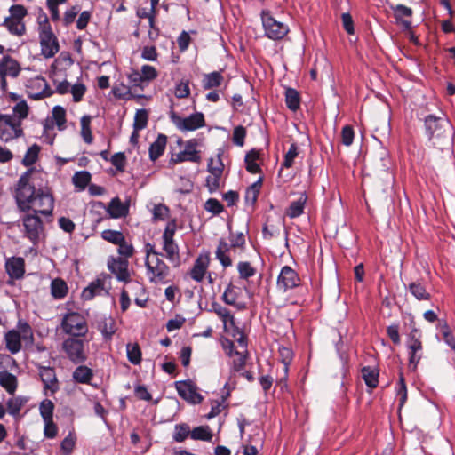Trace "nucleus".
Listing matches in <instances>:
<instances>
[{
  "mask_svg": "<svg viewBox=\"0 0 455 455\" xmlns=\"http://www.w3.org/2000/svg\"><path fill=\"white\" fill-rule=\"evenodd\" d=\"M362 378L368 387L375 388L379 383V371L376 368L365 366L362 369Z\"/></svg>",
  "mask_w": 455,
  "mask_h": 455,
  "instance_id": "obj_35",
  "label": "nucleus"
},
{
  "mask_svg": "<svg viewBox=\"0 0 455 455\" xmlns=\"http://www.w3.org/2000/svg\"><path fill=\"white\" fill-rule=\"evenodd\" d=\"M409 367L416 371L417 366L423 356V345L408 348Z\"/></svg>",
  "mask_w": 455,
  "mask_h": 455,
  "instance_id": "obj_44",
  "label": "nucleus"
},
{
  "mask_svg": "<svg viewBox=\"0 0 455 455\" xmlns=\"http://www.w3.org/2000/svg\"><path fill=\"white\" fill-rule=\"evenodd\" d=\"M68 285L60 278H55L51 283V293L54 299H61L68 293Z\"/></svg>",
  "mask_w": 455,
  "mask_h": 455,
  "instance_id": "obj_37",
  "label": "nucleus"
},
{
  "mask_svg": "<svg viewBox=\"0 0 455 455\" xmlns=\"http://www.w3.org/2000/svg\"><path fill=\"white\" fill-rule=\"evenodd\" d=\"M299 154L298 146L295 143H292L289 150L284 155L283 161L282 163V167L283 168H291L293 165L294 160Z\"/></svg>",
  "mask_w": 455,
  "mask_h": 455,
  "instance_id": "obj_55",
  "label": "nucleus"
},
{
  "mask_svg": "<svg viewBox=\"0 0 455 455\" xmlns=\"http://www.w3.org/2000/svg\"><path fill=\"white\" fill-rule=\"evenodd\" d=\"M22 233L34 245L37 244L45 236L44 225L36 214L28 212L21 218Z\"/></svg>",
  "mask_w": 455,
  "mask_h": 455,
  "instance_id": "obj_7",
  "label": "nucleus"
},
{
  "mask_svg": "<svg viewBox=\"0 0 455 455\" xmlns=\"http://www.w3.org/2000/svg\"><path fill=\"white\" fill-rule=\"evenodd\" d=\"M39 152L40 147L38 145L34 144L29 147L23 157L22 164L25 166H30L34 164L38 158Z\"/></svg>",
  "mask_w": 455,
  "mask_h": 455,
  "instance_id": "obj_51",
  "label": "nucleus"
},
{
  "mask_svg": "<svg viewBox=\"0 0 455 455\" xmlns=\"http://www.w3.org/2000/svg\"><path fill=\"white\" fill-rule=\"evenodd\" d=\"M166 143L167 137L164 134H159L149 147V158L152 161H156L164 154Z\"/></svg>",
  "mask_w": 455,
  "mask_h": 455,
  "instance_id": "obj_29",
  "label": "nucleus"
},
{
  "mask_svg": "<svg viewBox=\"0 0 455 455\" xmlns=\"http://www.w3.org/2000/svg\"><path fill=\"white\" fill-rule=\"evenodd\" d=\"M169 117L175 127L181 132H194L205 126V117L202 112H195L188 116H181L174 111L172 106Z\"/></svg>",
  "mask_w": 455,
  "mask_h": 455,
  "instance_id": "obj_6",
  "label": "nucleus"
},
{
  "mask_svg": "<svg viewBox=\"0 0 455 455\" xmlns=\"http://www.w3.org/2000/svg\"><path fill=\"white\" fill-rule=\"evenodd\" d=\"M391 9L394 12L396 24L401 26L403 30H410L411 28L412 9L403 4L391 5Z\"/></svg>",
  "mask_w": 455,
  "mask_h": 455,
  "instance_id": "obj_23",
  "label": "nucleus"
},
{
  "mask_svg": "<svg viewBox=\"0 0 455 455\" xmlns=\"http://www.w3.org/2000/svg\"><path fill=\"white\" fill-rule=\"evenodd\" d=\"M66 334L72 337H84L88 332V324L85 317L77 312L66 313L60 323Z\"/></svg>",
  "mask_w": 455,
  "mask_h": 455,
  "instance_id": "obj_8",
  "label": "nucleus"
},
{
  "mask_svg": "<svg viewBox=\"0 0 455 455\" xmlns=\"http://www.w3.org/2000/svg\"><path fill=\"white\" fill-rule=\"evenodd\" d=\"M69 92L72 94L73 100L79 102L86 92V87L83 83L77 82L70 87Z\"/></svg>",
  "mask_w": 455,
  "mask_h": 455,
  "instance_id": "obj_63",
  "label": "nucleus"
},
{
  "mask_svg": "<svg viewBox=\"0 0 455 455\" xmlns=\"http://www.w3.org/2000/svg\"><path fill=\"white\" fill-rule=\"evenodd\" d=\"M210 255L209 253H200L196 259L191 269L188 272L191 279L196 281V283H201L206 274L208 273V268L210 266Z\"/></svg>",
  "mask_w": 455,
  "mask_h": 455,
  "instance_id": "obj_19",
  "label": "nucleus"
},
{
  "mask_svg": "<svg viewBox=\"0 0 455 455\" xmlns=\"http://www.w3.org/2000/svg\"><path fill=\"white\" fill-rule=\"evenodd\" d=\"M307 200V196H306V194H301L297 200L292 201L291 203V204L286 210V215L291 219H294L300 216L304 212V208Z\"/></svg>",
  "mask_w": 455,
  "mask_h": 455,
  "instance_id": "obj_30",
  "label": "nucleus"
},
{
  "mask_svg": "<svg viewBox=\"0 0 455 455\" xmlns=\"http://www.w3.org/2000/svg\"><path fill=\"white\" fill-rule=\"evenodd\" d=\"M13 115L16 116L19 120H20V123L23 119H25L28 115V106L25 100H20L13 107Z\"/></svg>",
  "mask_w": 455,
  "mask_h": 455,
  "instance_id": "obj_60",
  "label": "nucleus"
},
{
  "mask_svg": "<svg viewBox=\"0 0 455 455\" xmlns=\"http://www.w3.org/2000/svg\"><path fill=\"white\" fill-rule=\"evenodd\" d=\"M41 54L46 58H52L60 50L57 37L52 30H44L39 33Z\"/></svg>",
  "mask_w": 455,
  "mask_h": 455,
  "instance_id": "obj_17",
  "label": "nucleus"
},
{
  "mask_svg": "<svg viewBox=\"0 0 455 455\" xmlns=\"http://www.w3.org/2000/svg\"><path fill=\"white\" fill-rule=\"evenodd\" d=\"M396 396L399 399V408L403 407L407 400V387L403 373L399 375L396 387Z\"/></svg>",
  "mask_w": 455,
  "mask_h": 455,
  "instance_id": "obj_53",
  "label": "nucleus"
},
{
  "mask_svg": "<svg viewBox=\"0 0 455 455\" xmlns=\"http://www.w3.org/2000/svg\"><path fill=\"white\" fill-rule=\"evenodd\" d=\"M37 174L27 172L20 176L14 196L16 204L20 212L50 217L54 209V198L47 187L36 188Z\"/></svg>",
  "mask_w": 455,
  "mask_h": 455,
  "instance_id": "obj_1",
  "label": "nucleus"
},
{
  "mask_svg": "<svg viewBox=\"0 0 455 455\" xmlns=\"http://www.w3.org/2000/svg\"><path fill=\"white\" fill-rule=\"evenodd\" d=\"M73 64L71 55L68 52H62L54 60L50 68L51 76H59L60 73L69 68Z\"/></svg>",
  "mask_w": 455,
  "mask_h": 455,
  "instance_id": "obj_26",
  "label": "nucleus"
},
{
  "mask_svg": "<svg viewBox=\"0 0 455 455\" xmlns=\"http://www.w3.org/2000/svg\"><path fill=\"white\" fill-rule=\"evenodd\" d=\"M174 385L178 395L188 403L192 404L202 403L203 396L198 393L197 387L190 379L176 381Z\"/></svg>",
  "mask_w": 455,
  "mask_h": 455,
  "instance_id": "obj_15",
  "label": "nucleus"
},
{
  "mask_svg": "<svg viewBox=\"0 0 455 455\" xmlns=\"http://www.w3.org/2000/svg\"><path fill=\"white\" fill-rule=\"evenodd\" d=\"M198 141L191 139L186 141L183 150L171 157L170 163L179 164L182 162L199 163L201 160L200 152L196 150Z\"/></svg>",
  "mask_w": 455,
  "mask_h": 455,
  "instance_id": "obj_13",
  "label": "nucleus"
},
{
  "mask_svg": "<svg viewBox=\"0 0 455 455\" xmlns=\"http://www.w3.org/2000/svg\"><path fill=\"white\" fill-rule=\"evenodd\" d=\"M224 77L220 71H213L209 74H205L202 80L203 88L210 90L217 88L221 85Z\"/></svg>",
  "mask_w": 455,
  "mask_h": 455,
  "instance_id": "obj_32",
  "label": "nucleus"
},
{
  "mask_svg": "<svg viewBox=\"0 0 455 455\" xmlns=\"http://www.w3.org/2000/svg\"><path fill=\"white\" fill-rule=\"evenodd\" d=\"M108 268L119 282L129 283L132 281L129 262L126 259L109 257Z\"/></svg>",
  "mask_w": 455,
  "mask_h": 455,
  "instance_id": "obj_16",
  "label": "nucleus"
},
{
  "mask_svg": "<svg viewBox=\"0 0 455 455\" xmlns=\"http://www.w3.org/2000/svg\"><path fill=\"white\" fill-rule=\"evenodd\" d=\"M228 242L233 246V251L240 250L243 251L246 245L245 235L243 232H232L230 231Z\"/></svg>",
  "mask_w": 455,
  "mask_h": 455,
  "instance_id": "obj_43",
  "label": "nucleus"
},
{
  "mask_svg": "<svg viewBox=\"0 0 455 455\" xmlns=\"http://www.w3.org/2000/svg\"><path fill=\"white\" fill-rule=\"evenodd\" d=\"M140 74L144 83L146 84H148L150 81H153L158 76L157 70L150 65H143L141 67Z\"/></svg>",
  "mask_w": 455,
  "mask_h": 455,
  "instance_id": "obj_62",
  "label": "nucleus"
},
{
  "mask_svg": "<svg viewBox=\"0 0 455 455\" xmlns=\"http://www.w3.org/2000/svg\"><path fill=\"white\" fill-rule=\"evenodd\" d=\"M204 209L205 211L217 215L223 212L224 207L219 200L215 198H209L204 204Z\"/></svg>",
  "mask_w": 455,
  "mask_h": 455,
  "instance_id": "obj_64",
  "label": "nucleus"
},
{
  "mask_svg": "<svg viewBox=\"0 0 455 455\" xmlns=\"http://www.w3.org/2000/svg\"><path fill=\"white\" fill-rule=\"evenodd\" d=\"M54 404L51 400H43L39 406L40 414L44 420L52 419Z\"/></svg>",
  "mask_w": 455,
  "mask_h": 455,
  "instance_id": "obj_57",
  "label": "nucleus"
},
{
  "mask_svg": "<svg viewBox=\"0 0 455 455\" xmlns=\"http://www.w3.org/2000/svg\"><path fill=\"white\" fill-rule=\"evenodd\" d=\"M148 115L146 109L137 110L134 116L133 127L135 131L144 129L148 124Z\"/></svg>",
  "mask_w": 455,
  "mask_h": 455,
  "instance_id": "obj_56",
  "label": "nucleus"
},
{
  "mask_svg": "<svg viewBox=\"0 0 455 455\" xmlns=\"http://www.w3.org/2000/svg\"><path fill=\"white\" fill-rule=\"evenodd\" d=\"M62 349L67 357L74 363H84L87 359L84 341L80 337H68L62 343Z\"/></svg>",
  "mask_w": 455,
  "mask_h": 455,
  "instance_id": "obj_11",
  "label": "nucleus"
},
{
  "mask_svg": "<svg viewBox=\"0 0 455 455\" xmlns=\"http://www.w3.org/2000/svg\"><path fill=\"white\" fill-rule=\"evenodd\" d=\"M285 102L289 109L296 111L300 106V97L297 90L293 88H286Z\"/></svg>",
  "mask_w": 455,
  "mask_h": 455,
  "instance_id": "obj_40",
  "label": "nucleus"
},
{
  "mask_svg": "<svg viewBox=\"0 0 455 455\" xmlns=\"http://www.w3.org/2000/svg\"><path fill=\"white\" fill-rule=\"evenodd\" d=\"M300 278L297 272L289 266L282 267L280 274L277 277V287L283 291L289 289H293L299 286Z\"/></svg>",
  "mask_w": 455,
  "mask_h": 455,
  "instance_id": "obj_18",
  "label": "nucleus"
},
{
  "mask_svg": "<svg viewBox=\"0 0 455 455\" xmlns=\"http://www.w3.org/2000/svg\"><path fill=\"white\" fill-rule=\"evenodd\" d=\"M91 120L92 117L89 115L82 116L80 120L81 124V136L84 141L87 144H91L93 140V136L91 130Z\"/></svg>",
  "mask_w": 455,
  "mask_h": 455,
  "instance_id": "obj_42",
  "label": "nucleus"
},
{
  "mask_svg": "<svg viewBox=\"0 0 455 455\" xmlns=\"http://www.w3.org/2000/svg\"><path fill=\"white\" fill-rule=\"evenodd\" d=\"M20 72L19 62L9 55L0 60V76L17 77Z\"/></svg>",
  "mask_w": 455,
  "mask_h": 455,
  "instance_id": "obj_25",
  "label": "nucleus"
},
{
  "mask_svg": "<svg viewBox=\"0 0 455 455\" xmlns=\"http://www.w3.org/2000/svg\"><path fill=\"white\" fill-rule=\"evenodd\" d=\"M39 375L44 383L45 395H52L59 390V383L55 370L52 367H39Z\"/></svg>",
  "mask_w": 455,
  "mask_h": 455,
  "instance_id": "obj_21",
  "label": "nucleus"
},
{
  "mask_svg": "<svg viewBox=\"0 0 455 455\" xmlns=\"http://www.w3.org/2000/svg\"><path fill=\"white\" fill-rule=\"evenodd\" d=\"M2 25L6 28L7 31L17 37L23 36L26 32V24L24 20H15L12 17L4 18Z\"/></svg>",
  "mask_w": 455,
  "mask_h": 455,
  "instance_id": "obj_27",
  "label": "nucleus"
},
{
  "mask_svg": "<svg viewBox=\"0 0 455 455\" xmlns=\"http://www.w3.org/2000/svg\"><path fill=\"white\" fill-rule=\"evenodd\" d=\"M425 127L433 147L444 150L452 144L453 127L446 117L428 115L425 118Z\"/></svg>",
  "mask_w": 455,
  "mask_h": 455,
  "instance_id": "obj_2",
  "label": "nucleus"
},
{
  "mask_svg": "<svg viewBox=\"0 0 455 455\" xmlns=\"http://www.w3.org/2000/svg\"><path fill=\"white\" fill-rule=\"evenodd\" d=\"M231 251H233V246L229 242H227L223 238L219 240V243L215 251V256L224 268L233 265V261L229 256V252Z\"/></svg>",
  "mask_w": 455,
  "mask_h": 455,
  "instance_id": "obj_24",
  "label": "nucleus"
},
{
  "mask_svg": "<svg viewBox=\"0 0 455 455\" xmlns=\"http://www.w3.org/2000/svg\"><path fill=\"white\" fill-rule=\"evenodd\" d=\"M176 230V220H172L166 224L162 235V245L163 251L165 253V258L169 260V262L173 264L174 267H178L180 264V248L177 243L174 241Z\"/></svg>",
  "mask_w": 455,
  "mask_h": 455,
  "instance_id": "obj_5",
  "label": "nucleus"
},
{
  "mask_svg": "<svg viewBox=\"0 0 455 455\" xmlns=\"http://www.w3.org/2000/svg\"><path fill=\"white\" fill-rule=\"evenodd\" d=\"M191 430L187 424H178L175 426L173 439L176 442H183L188 435H190Z\"/></svg>",
  "mask_w": 455,
  "mask_h": 455,
  "instance_id": "obj_58",
  "label": "nucleus"
},
{
  "mask_svg": "<svg viewBox=\"0 0 455 455\" xmlns=\"http://www.w3.org/2000/svg\"><path fill=\"white\" fill-rule=\"evenodd\" d=\"M237 271L239 274V278L243 280H248L249 278L254 276L257 273V270L248 261H240L237 264Z\"/></svg>",
  "mask_w": 455,
  "mask_h": 455,
  "instance_id": "obj_46",
  "label": "nucleus"
},
{
  "mask_svg": "<svg viewBox=\"0 0 455 455\" xmlns=\"http://www.w3.org/2000/svg\"><path fill=\"white\" fill-rule=\"evenodd\" d=\"M212 307V311L214 312L222 320L224 324H227L228 321H233L234 317L228 308L218 303H213Z\"/></svg>",
  "mask_w": 455,
  "mask_h": 455,
  "instance_id": "obj_54",
  "label": "nucleus"
},
{
  "mask_svg": "<svg viewBox=\"0 0 455 455\" xmlns=\"http://www.w3.org/2000/svg\"><path fill=\"white\" fill-rule=\"evenodd\" d=\"M259 153L255 149H251L245 156L246 170L251 173H258L260 171V167L257 163Z\"/></svg>",
  "mask_w": 455,
  "mask_h": 455,
  "instance_id": "obj_41",
  "label": "nucleus"
},
{
  "mask_svg": "<svg viewBox=\"0 0 455 455\" xmlns=\"http://www.w3.org/2000/svg\"><path fill=\"white\" fill-rule=\"evenodd\" d=\"M92 378V370L84 365L78 366L73 371V379L77 383L89 384Z\"/></svg>",
  "mask_w": 455,
  "mask_h": 455,
  "instance_id": "obj_36",
  "label": "nucleus"
},
{
  "mask_svg": "<svg viewBox=\"0 0 455 455\" xmlns=\"http://www.w3.org/2000/svg\"><path fill=\"white\" fill-rule=\"evenodd\" d=\"M162 254L156 251L151 243L146 245L145 266L147 275L151 283H166L170 275V268L160 258Z\"/></svg>",
  "mask_w": 455,
  "mask_h": 455,
  "instance_id": "obj_3",
  "label": "nucleus"
},
{
  "mask_svg": "<svg viewBox=\"0 0 455 455\" xmlns=\"http://www.w3.org/2000/svg\"><path fill=\"white\" fill-rule=\"evenodd\" d=\"M126 354L129 362L134 365H139L141 362V351L137 343H128L126 345Z\"/></svg>",
  "mask_w": 455,
  "mask_h": 455,
  "instance_id": "obj_45",
  "label": "nucleus"
},
{
  "mask_svg": "<svg viewBox=\"0 0 455 455\" xmlns=\"http://www.w3.org/2000/svg\"><path fill=\"white\" fill-rule=\"evenodd\" d=\"M407 289L410 293L419 301L429 300L431 298V295L427 291L425 285L419 281L411 282L409 283Z\"/></svg>",
  "mask_w": 455,
  "mask_h": 455,
  "instance_id": "obj_31",
  "label": "nucleus"
},
{
  "mask_svg": "<svg viewBox=\"0 0 455 455\" xmlns=\"http://www.w3.org/2000/svg\"><path fill=\"white\" fill-rule=\"evenodd\" d=\"M243 291L242 288L230 283L222 294V300L238 310H244L246 303L240 300Z\"/></svg>",
  "mask_w": 455,
  "mask_h": 455,
  "instance_id": "obj_22",
  "label": "nucleus"
},
{
  "mask_svg": "<svg viewBox=\"0 0 455 455\" xmlns=\"http://www.w3.org/2000/svg\"><path fill=\"white\" fill-rule=\"evenodd\" d=\"M6 405L8 413L12 416H17L23 406V402L20 398L13 397L8 400Z\"/></svg>",
  "mask_w": 455,
  "mask_h": 455,
  "instance_id": "obj_61",
  "label": "nucleus"
},
{
  "mask_svg": "<svg viewBox=\"0 0 455 455\" xmlns=\"http://www.w3.org/2000/svg\"><path fill=\"white\" fill-rule=\"evenodd\" d=\"M0 386L8 393L13 394L17 388V378L8 371H2L0 372Z\"/></svg>",
  "mask_w": 455,
  "mask_h": 455,
  "instance_id": "obj_38",
  "label": "nucleus"
},
{
  "mask_svg": "<svg viewBox=\"0 0 455 455\" xmlns=\"http://www.w3.org/2000/svg\"><path fill=\"white\" fill-rule=\"evenodd\" d=\"M5 267L8 275L13 279H20L24 275V259L22 258L12 257L7 260Z\"/></svg>",
  "mask_w": 455,
  "mask_h": 455,
  "instance_id": "obj_28",
  "label": "nucleus"
},
{
  "mask_svg": "<svg viewBox=\"0 0 455 455\" xmlns=\"http://www.w3.org/2000/svg\"><path fill=\"white\" fill-rule=\"evenodd\" d=\"M111 276L108 274H100L94 281L84 289L82 299L91 300L95 296L108 295L110 289Z\"/></svg>",
  "mask_w": 455,
  "mask_h": 455,
  "instance_id": "obj_12",
  "label": "nucleus"
},
{
  "mask_svg": "<svg viewBox=\"0 0 455 455\" xmlns=\"http://www.w3.org/2000/svg\"><path fill=\"white\" fill-rule=\"evenodd\" d=\"M92 180V174L88 171H79L72 177V183L77 191H84Z\"/></svg>",
  "mask_w": 455,
  "mask_h": 455,
  "instance_id": "obj_34",
  "label": "nucleus"
},
{
  "mask_svg": "<svg viewBox=\"0 0 455 455\" xmlns=\"http://www.w3.org/2000/svg\"><path fill=\"white\" fill-rule=\"evenodd\" d=\"M101 237L103 240L115 245L123 243V239L125 238L122 232L113 229L103 230L101 232Z\"/></svg>",
  "mask_w": 455,
  "mask_h": 455,
  "instance_id": "obj_48",
  "label": "nucleus"
},
{
  "mask_svg": "<svg viewBox=\"0 0 455 455\" xmlns=\"http://www.w3.org/2000/svg\"><path fill=\"white\" fill-rule=\"evenodd\" d=\"M27 93L28 98L38 100L52 96L53 91L44 77L37 76L28 82Z\"/></svg>",
  "mask_w": 455,
  "mask_h": 455,
  "instance_id": "obj_14",
  "label": "nucleus"
},
{
  "mask_svg": "<svg viewBox=\"0 0 455 455\" xmlns=\"http://www.w3.org/2000/svg\"><path fill=\"white\" fill-rule=\"evenodd\" d=\"M260 188L261 180H259L246 189L244 196L246 204L253 205L256 203L258 196L259 194Z\"/></svg>",
  "mask_w": 455,
  "mask_h": 455,
  "instance_id": "obj_47",
  "label": "nucleus"
},
{
  "mask_svg": "<svg viewBox=\"0 0 455 455\" xmlns=\"http://www.w3.org/2000/svg\"><path fill=\"white\" fill-rule=\"evenodd\" d=\"M52 119L59 131H63L66 128V111L60 106H55L52 108Z\"/></svg>",
  "mask_w": 455,
  "mask_h": 455,
  "instance_id": "obj_49",
  "label": "nucleus"
},
{
  "mask_svg": "<svg viewBox=\"0 0 455 455\" xmlns=\"http://www.w3.org/2000/svg\"><path fill=\"white\" fill-rule=\"evenodd\" d=\"M224 164L221 160V154L219 153L215 158H210L207 164V171L212 174L222 175Z\"/></svg>",
  "mask_w": 455,
  "mask_h": 455,
  "instance_id": "obj_50",
  "label": "nucleus"
},
{
  "mask_svg": "<svg viewBox=\"0 0 455 455\" xmlns=\"http://www.w3.org/2000/svg\"><path fill=\"white\" fill-rule=\"evenodd\" d=\"M98 330L105 339H111L116 332V323L112 317H103L98 322Z\"/></svg>",
  "mask_w": 455,
  "mask_h": 455,
  "instance_id": "obj_33",
  "label": "nucleus"
},
{
  "mask_svg": "<svg viewBox=\"0 0 455 455\" xmlns=\"http://www.w3.org/2000/svg\"><path fill=\"white\" fill-rule=\"evenodd\" d=\"M24 135L23 128L16 116L11 115H0V140L4 142Z\"/></svg>",
  "mask_w": 455,
  "mask_h": 455,
  "instance_id": "obj_10",
  "label": "nucleus"
},
{
  "mask_svg": "<svg viewBox=\"0 0 455 455\" xmlns=\"http://www.w3.org/2000/svg\"><path fill=\"white\" fill-rule=\"evenodd\" d=\"M261 21L265 36L272 40H281L289 32V28L283 22L277 20L269 11L261 12Z\"/></svg>",
  "mask_w": 455,
  "mask_h": 455,
  "instance_id": "obj_9",
  "label": "nucleus"
},
{
  "mask_svg": "<svg viewBox=\"0 0 455 455\" xmlns=\"http://www.w3.org/2000/svg\"><path fill=\"white\" fill-rule=\"evenodd\" d=\"M22 341L25 346H31L34 342V334L31 326L27 322L20 320L15 329L4 334L6 349L15 355L21 350Z\"/></svg>",
  "mask_w": 455,
  "mask_h": 455,
  "instance_id": "obj_4",
  "label": "nucleus"
},
{
  "mask_svg": "<svg viewBox=\"0 0 455 455\" xmlns=\"http://www.w3.org/2000/svg\"><path fill=\"white\" fill-rule=\"evenodd\" d=\"M119 258L126 259L128 260L134 254V248L132 243H127L125 238L123 239V243L117 244Z\"/></svg>",
  "mask_w": 455,
  "mask_h": 455,
  "instance_id": "obj_59",
  "label": "nucleus"
},
{
  "mask_svg": "<svg viewBox=\"0 0 455 455\" xmlns=\"http://www.w3.org/2000/svg\"><path fill=\"white\" fill-rule=\"evenodd\" d=\"M227 407L226 397L222 396L221 400H215L211 402V411L204 417L207 419H211L218 416L224 408Z\"/></svg>",
  "mask_w": 455,
  "mask_h": 455,
  "instance_id": "obj_52",
  "label": "nucleus"
},
{
  "mask_svg": "<svg viewBox=\"0 0 455 455\" xmlns=\"http://www.w3.org/2000/svg\"><path fill=\"white\" fill-rule=\"evenodd\" d=\"M94 206L105 209L113 219L123 218L129 213V203H123L118 196L112 198L108 207L102 202L95 203Z\"/></svg>",
  "mask_w": 455,
  "mask_h": 455,
  "instance_id": "obj_20",
  "label": "nucleus"
},
{
  "mask_svg": "<svg viewBox=\"0 0 455 455\" xmlns=\"http://www.w3.org/2000/svg\"><path fill=\"white\" fill-rule=\"evenodd\" d=\"M212 432L209 426H199L191 430L190 437L193 440H200L211 442L212 439Z\"/></svg>",
  "mask_w": 455,
  "mask_h": 455,
  "instance_id": "obj_39",
  "label": "nucleus"
}]
</instances>
